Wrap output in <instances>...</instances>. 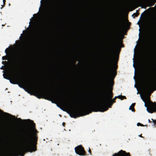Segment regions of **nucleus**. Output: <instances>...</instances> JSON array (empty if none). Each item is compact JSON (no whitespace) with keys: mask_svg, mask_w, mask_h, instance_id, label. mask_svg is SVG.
Returning a JSON list of instances; mask_svg holds the SVG:
<instances>
[{"mask_svg":"<svg viewBox=\"0 0 156 156\" xmlns=\"http://www.w3.org/2000/svg\"><path fill=\"white\" fill-rule=\"evenodd\" d=\"M113 52V49H110L108 55L107 63L108 66L107 72L108 75L106 81L104 82V94L102 103H94L92 105L90 104H86L82 109H77L76 110H72L70 112H68L71 117L76 118L77 117L88 115L92 111L103 112L108 110V108H111L113 104L112 100L113 94L112 91L114 82L113 80H110L108 82L107 80L110 77L112 73V67L114 60Z\"/></svg>","mask_w":156,"mask_h":156,"instance_id":"1","label":"nucleus"},{"mask_svg":"<svg viewBox=\"0 0 156 156\" xmlns=\"http://www.w3.org/2000/svg\"><path fill=\"white\" fill-rule=\"evenodd\" d=\"M29 123L34 129V133L29 129L26 131L19 141L22 144V147L16 149H12L0 154V156H23L27 152H31L36 150L38 132L35 128V124L33 121L28 119Z\"/></svg>","mask_w":156,"mask_h":156,"instance_id":"2","label":"nucleus"},{"mask_svg":"<svg viewBox=\"0 0 156 156\" xmlns=\"http://www.w3.org/2000/svg\"><path fill=\"white\" fill-rule=\"evenodd\" d=\"M4 78L5 79L9 80L10 83L13 84H18L19 83H20L19 84V86L21 88H23L24 86H28L29 87H32L34 88H37V85L36 83L33 82L31 80H23L18 77H12V79H11L9 76L8 74H3Z\"/></svg>","mask_w":156,"mask_h":156,"instance_id":"3","label":"nucleus"},{"mask_svg":"<svg viewBox=\"0 0 156 156\" xmlns=\"http://www.w3.org/2000/svg\"><path fill=\"white\" fill-rule=\"evenodd\" d=\"M38 92L42 95L45 96V97L44 98L49 100H50L51 99H54L55 98H60L58 94H54L44 91H38Z\"/></svg>","mask_w":156,"mask_h":156,"instance_id":"4","label":"nucleus"},{"mask_svg":"<svg viewBox=\"0 0 156 156\" xmlns=\"http://www.w3.org/2000/svg\"><path fill=\"white\" fill-rule=\"evenodd\" d=\"M25 51H22L19 53L16 58V62L17 64L19 66L22 64L24 61L25 57Z\"/></svg>","mask_w":156,"mask_h":156,"instance_id":"5","label":"nucleus"},{"mask_svg":"<svg viewBox=\"0 0 156 156\" xmlns=\"http://www.w3.org/2000/svg\"><path fill=\"white\" fill-rule=\"evenodd\" d=\"M147 111L150 113H152L156 112V102H150L148 104V106L147 108Z\"/></svg>","mask_w":156,"mask_h":156,"instance_id":"6","label":"nucleus"},{"mask_svg":"<svg viewBox=\"0 0 156 156\" xmlns=\"http://www.w3.org/2000/svg\"><path fill=\"white\" fill-rule=\"evenodd\" d=\"M75 150L76 153L80 155H85L86 152L81 145L75 147Z\"/></svg>","mask_w":156,"mask_h":156,"instance_id":"7","label":"nucleus"},{"mask_svg":"<svg viewBox=\"0 0 156 156\" xmlns=\"http://www.w3.org/2000/svg\"><path fill=\"white\" fill-rule=\"evenodd\" d=\"M114 156H130L129 153H126L125 151L122 150H120L117 154L115 153L114 154Z\"/></svg>","mask_w":156,"mask_h":156,"instance_id":"8","label":"nucleus"},{"mask_svg":"<svg viewBox=\"0 0 156 156\" xmlns=\"http://www.w3.org/2000/svg\"><path fill=\"white\" fill-rule=\"evenodd\" d=\"M146 2L148 6L151 7L154 5L155 3L156 2V0L147 1Z\"/></svg>","mask_w":156,"mask_h":156,"instance_id":"9","label":"nucleus"},{"mask_svg":"<svg viewBox=\"0 0 156 156\" xmlns=\"http://www.w3.org/2000/svg\"><path fill=\"white\" fill-rule=\"evenodd\" d=\"M135 103H133L131 106L129 107V109L131 110L132 112H134L135 110L134 108V106H135Z\"/></svg>","mask_w":156,"mask_h":156,"instance_id":"10","label":"nucleus"},{"mask_svg":"<svg viewBox=\"0 0 156 156\" xmlns=\"http://www.w3.org/2000/svg\"><path fill=\"white\" fill-rule=\"evenodd\" d=\"M124 21H122L121 23H120L119 26L121 28H124Z\"/></svg>","mask_w":156,"mask_h":156,"instance_id":"11","label":"nucleus"},{"mask_svg":"<svg viewBox=\"0 0 156 156\" xmlns=\"http://www.w3.org/2000/svg\"><path fill=\"white\" fill-rule=\"evenodd\" d=\"M118 43L115 41V42L113 44V46L115 48H117L119 46Z\"/></svg>","mask_w":156,"mask_h":156,"instance_id":"12","label":"nucleus"},{"mask_svg":"<svg viewBox=\"0 0 156 156\" xmlns=\"http://www.w3.org/2000/svg\"><path fill=\"white\" fill-rule=\"evenodd\" d=\"M137 125L138 126H144V125H143V124H142L140 122H138V123H137Z\"/></svg>","mask_w":156,"mask_h":156,"instance_id":"13","label":"nucleus"},{"mask_svg":"<svg viewBox=\"0 0 156 156\" xmlns=\"http://www.w3.org/2000/svg\"><path fill=\"white\" fill-rule=\"evenodd\" d=\"M122 95H119L117 97V98L119 99H121V100L123 99V98H122Z\"/></svg>","mask_w":156,"mask_h":156,"instance_id":"14","label":"nucleus"},{"mask_svg":"<svg viewBox=\"0 0 156 156\" xmlns=\"http://www.w3.org/2000/svg\"><path fill=\"white\" fill-rule=\"evenodd\" d=\"M3 5H2V7L1 8H3L5 6V3L6 2V0H3Z\"/></svg>","mask_w":156,"mask_h":156,"instance_id":"15","label":"nucleus"},{"mask_svg":"<svg viewBox=\"0 0 156 156\" xmlns=\"http://www.w3.org/2000/svg\"><path fill=\"white\" fill-rule=\"evenodd\" d=\"M7 58L6 55H5L4 56H3V57H2V60H4L7 59V58Z\"/></svg>","mask_w":156,"mask_h":156,"instance_id":"16","label":"nucleus"},{"mask_svg":"<svg viewBox=\"0 0 156 156\" xmlns=\"http://www.w3.org/2000/svg\"><path fill=\"white\" fill-rule=\"evenodd\" d=\"M152 121H153V122H154V125L155 126L156 125V120H154L152 119H151Z\"/></svg>","mask_w":156,"mask_h":156,"instance_id":"17","label":"nucleus"},{"mask_svg":"<svg viewBox=\"0 0 156 156\" xmlns=\"http://www.w3.org/2000/svg\"><path fill=\"white\" fill-rule=\"evenodd\" d=\"M116 98H117V97H115L113 99H112V102L113 103H114L115 102V101L116 100Z\"/></svg>","mask_w":156,"mask_h":156,"instance_id":"18","label":"nucleus"},{"mask_svg":"<svg viewBox=\"0 0 156 156\" xmlns=\"http://www.w3.org/2000/svg\"><path fill=\"white\" fill-rule=\"evenodd\" d=\"M16 119L18 121H20V122H22V121H23L20 118H17Z\"/></svg>","mask_w":156,"mask_h":156,"instance_id":"19","label":"nucleus"},{"mask_svg":"<svg viewBox=\"0 0 156 156\" xmlns=\"http://www.w3.org/2000/svg\"><path fill=\"white\" fill-rule=\"evenodd\" d=\"M132 16H133V18H134L135 16H137V15L136 13H134L133 15Z\"/></svg>","mask_w":156,"mask_h":156,"instance_id":"20","label":"nucleus"},{"mask_svg":"<svg viewBox=\"0 0 156 156\" xmlns=\"http://www.w3.org/2000/svg\"><path fill=\"white\" fill-rule=\"evenodd\" d=\"M142 100H143L144 101V102L145 103V106L146 107H147V105L146 104V101H145V100H144V99H142Z\"/></svg>","mask_w":156,"mask_h":156,"instance_id":"21","label":"nucleus"},{"mask_svg":"<svg viewBox=\"0 0 156 156\" xmlns=\"http://www.w3.org/2000/svg\"><path fill=\"white\" fill-rule=\"evenodd\" d=\"M8 48H6V49L5 50V53H6V54H7V53H8V52H7V50H8Z\"/></svg>","mask_w":156,"mask_h":156,"instance_id":"22","label":"nucleus"},{"mask_svg":"<svg viewBox=\"0 0 156 156\" xmlns=\"http://www.w3.org/2000/svg\"><path fill=\"white\" fill-rule=\"evenodd\" d=\"M89 152L90 154H91V150H90V148H89Z\"/></svg>","mask_w":156,"mask_h":156,"instance_id":"23","label":"nucleus"},{"mask_svg":"<svg viewBox=\"0 0 156 156\" xmlns=\"http://www.w3.org/2000/svg\"><path fill=\"white\" fill-rule=\"evenodd\" d=\"M122 98H123V99H125L126 98V96H122Z\"/></svg>","mask_w":156,"mask_h":156,"instance_id":"24","label":"nucleus"},{"mask_svg":"<svg viewBox=\"0 0 156 156\" xmlns=\"http://www.w3.org/2000/svg\"><path fill=\"white\" fill-rule=\"evenodd\" d=\"M65 122H63V123H62V125H63V126H65Z\"/></svg>","mask_w":156,"mask_h":156,"instance_id":"25","label":"nucleus"},{"mask_svg":"<svg viewBox=\"0 0 156 156\" xmlns=\"http://www.w3.org/2000/svg\"><path fill=\"white\" fill-rule=\"evenodd\" d=\"M148 121L149 123H151V122L150 121V120L149 119H148Z\"/></svg>","mask_w":156,"mask_h":156,"instance_id":"26","label":"nucleus"},{"mask_svg":"<svg viewBox=\"0 0 156 156\" xmlns=\"http://www.w3.org/2000/svg\"><path fill=\"white\" fill-rule=\"evenodd\" d=\"M127 22L129 23H129V21L128 20H127Z\"/></svg>","mask_w":156,"mask_h":156,"instance_id":"27","label":"nucleus"},{"mask_svg":"<svg viewBox=\"0 0 156 156\" xmlns=\"http://www.w3.org/2000/svg\"><path fill=\"white\" fill-rule=\"evenodd\" d=\"M39 98H40L41 97H37Z\"/></svg>","mask_w":156,"mask_h":156,"instance_id":"28","label":"nucleus"},{"mask_svg":"<svg viewBox=\"0 0 156 156\" xmlns=\"http://www.w3.org/2000/svg\"><path fill=\"white\" fill-rule=\"evenodd\" d=\"M5 113L7 114L8 115H10L8 113Z\"/></svg>","mask_w":156,"mask_h":156,"instance_id":"29","label":"nucleus"},{"mask_svg":"<svg viewBox=\"0 0 156 156\" xmlns=\"http://www.w3.org/2000/svg\"><path fill=\"white\" fill-rule=\"evenodd\" d=\"M123 46H124L123 44H122V47H123Z\"/></svg>","mask_w":156,"mask_h":156,"instance_id":"30","label":"nucleus"},{"mask_svg":"<svg viewBox=\"0 0 156 156\" xmlns=\"http://www.w3.org/2000/svg\"><path fill=\"white\" fill-rule=\"evenodd\" d=\"M52 6H53V7H54V5H53V4Z\"/></svg>","mask_w":156,"mask_h":156,"instance_id":"31","label":"nucleus"},{"mask_svg":"<svg viewBox=\"0 0 156 156\" xmlns=\"http://www.w3.org/2000/svg\"><path fill=\"white\" fill-rule=\"evenodd\" d=\"M52 103H54V102L53 101H52Z\"/></svg>","mask_w":156,"mask_h":156,"instance_id":"32","label":"nucleus"},{"mask_svg":"<svg viewBox=\"0 0 156 156\" xmlns=\"http://www.w3.org/2000/svg\"><path fill=\"white\" fill-rule=\"evenodd\" d=\"M57 105L58 106V107H59V106Z\"/></svg>","mask_w":156,"mask_h":156,"instance_id":"33","label":"nucleus"},{"mask_svg":"<svg viewBox=\"0 0 156 156\" xmlns=\"http://www.w3.org/2000/svg\"><path fill=\"white\" fill-rule=\"evenodd\" d=\"M116 75V73L115 74V75ZM115 77V76H114V77Z\"/></svg>","mask_w":156,"mask_h":156,"instance_id":"34","label":"nucleus"},{"mask_svg":"<svg viewBox=\"0 0 156 156\" xmlns=\"http://www.w3.org/2000/svg\"><path fill=\"white\" fill-rule=\"evenodd\" d=\"M140 136L141 137V135H140Z\"/></svg>","mask_w":156,"mask_h":156,"instance_id":"35","label":"nucleus"},{"mask_svg":"<svg viewBox=\"0 0 156 156\" xmlns=\"http://www.w3.org/2000/svg\"><path fill=\"white\" fill-rule=\"evenodd\" d=\"M60 108H61L62 109V108H61V107H60Z\"/></svg>","mask_w":156,"mask_h":156,"instance_id":"36","label":"nucleus"},{"mask_svg":"<svg viewBox=\"0 0 156 156\" xmlns=\"http://www.w3.org/2000/svg\"><path fill=\"white\" fill-rule=\"evenodd\" d=\"M153 91H152L151 92V93H152Z\"/></svg>","mask_w":156,"mask_h":156,"instance_id":"37","label":"nucleus"},{"mask_svg":"<svg viewBox=\"0 0 156 156\" xmlns=\"http://www.w3.org/2000/svg\"><path fill=\"white\" fill-rule=\"evenodd\" d=\"M86 103L87 104L88 103L86 102Z\"/></svg>","mask_w":156,"mask_h":156,"instance_id":"38","label":"nucleus"},{"mask_svg":"<svg viewBox=\"0 0 156 156\" xmlns=\"http://www.w3.org/2000/svg\"><path fill=\"white\" fill-rule=\"evenodd\" d=\"M86 103L87 104L88 103L86 102Z\"/></svg>","mask_w":156,"mask_h":156,"instance_id":"39","label":"nucleus"}]
</instances>
